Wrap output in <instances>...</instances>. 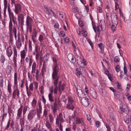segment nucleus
I'll return each mask as SVG.
<instances>
[{"instance_id":"1","label":"nucleus","mask_w":131,"mask_h":131,"mask_svg":"<svg viewBox=\"0 0 131 131\" xmlns=\"http://www.w3.org/2000/svg\"><path fill=\"white\" fill-rule=\"evenodd\" d=\"M52 58L53 62V64L52 67V75H59L58 72L59 69L57 63L58 60L55 57H52Z\"/></svg>"},{"instance_id":"2","label":"nucleus","mask_w":131,"mask_h":131,"mask_svg":"<svg viewBox=\"0 0 131 131\" xmlns=\"http://www.w3.org/2000/svg\"><path fill=\"white\" fill-rule=\"evenodd\" d=\"M34 23V21L32 19L28 16L27 17L26 22V25L27 28L29 29V32H31L32 30V25Z\"/></svg>"},{"instance_id":"3","label":"nucleus","mask_w":131,"mask_h":131,"mask_svg":"<svg viewBox=\"0 0 131 131\" xmlns=\"http://www.w3.org/2000/svg\"><path fill=\"white\" fill-rule=\"evenodd\" d=\"M60 78L59 75H52V78L53 81V84L55 86L54 90V93L55 94H57L58 91V84L59 79Z\"/></svg>"},{"instance_id":"4","label":"nucleus","mask_w":131,"mask_h":131,"mask_svg":"<svg viewBox=\"0 0 131 131\" xmlns=\"http://www.w3.org/2000/svg\"><path fill=\"white\" fill-rule=\"evenodd\" d=\"M112 23L117 26L118 23V19L115 13L111 14V16Z\"/></svg>"},{"instance_id":"5","label":"nucleus","mask_w":131,"mask_h":131,"mask_svg":"<svg viewBox=\"0 0 131 131\" xmlns=\"http://www.w3.org/2000/svg\"><path fill=\"white\" fill-rule=\"evenodd\" d=\"M75 88L77 94L79 97L82 98L85 96V94H84V91L80 89V86L78 85L75 87Z\"/></svg>"},{"instance_id":"6","label":"nucleus","mask_w":131,"mask_h":131,"mask_svg":"<svg viewBox=\"0 0 131 131\" xmlns=\"http://www.w3.org/2000/svg\"><path fill=\"white\" fill-rule=\"evenodd\" d=\"M16 88L14 90L12 93L13 97L14 99H16V98H19L20 91L18 89L17 86H16Z\"/></svg>"},{"instance_id":"7","label":"nucleus","mask_w":131,"mask_h":131,"mask_svg":"<svg viewBox=\"0 0 131 131\" xmlns=\"http://www.w3.org/2000/svg\"><path fill=\"white\" fill-rule=\"evenodd\" d=\"M56 124L58 126L59 125V122L60 123H63L64 122V120L63 118L62 114L61 113H60L58 116H57L56 119Z\"/></svg>"},{"instance_id":"8","label":"nucleus","mask_w":131,"mask_h":131,"mask_svg":"<svg viewBox=\"0 0 131 131\" xmlns=\"http://www.w3.org/2000/svg\"><path fill=\"white\" fill-rule=\"evenodd\" d=\"M36 111L35 110H32L28 114L27 116V119L29 121H31L34 116L36 114Z\"/></svg>"},{"instance_id":"9","label":"nucleus","mask_w":131,"mask_h":131,"mask_svg":"<svg viewBox=\"0 0 131 131\" xmlns=\"http://www.w3.org/2000/svg\"><path fill=\"white\" fill-rule=\"evenodd\" d=\"M66 84L62 83L61 81H60L58 82V89L59 91L60 92L61 94L62 92V91L63 90L65 87Z\"/></svg>"},{"instance_id":"10","label":"nucleus","mask_w":131,"mask_h":131,"mask_svg":"<svg viewBox=\"0 0 131 131\" xmlns=\"http://www.w3.org/2000/svg\"><path fill=\"white\" fill-rule=\"evenodd\" d=\"M81 101L82 104L84 106L87 107L88 106L89 102L88 99L84 97L81 98Z\"/></svg>"},{"instance_id":"11","label":"nucleus","mask_w":131,"mask_h":131,"mask_svg":"<svg viewBox=\"0 0 131 131\" xmlns=\"http://www.w3.org/2000/svg\"><path fill=\"white\" fill-rule=\"evenodd\" d=\"M67 58L69 60L73 63L76 62V59L74 56L71 53L69 54Z\"/></svg>"},{"instance_id":"12","label":"nucleus","mask_w":131,"mask_h":131,"mask_svg":"<svg viewBox=\"0 0 131 131\" xmlns=\"http://www.w3.org/2000/svg\"><path fill=\"white\" fill-rule=\"evenodd\" d=\"M15 9L14 12L16 14H18L19 12H20L21 11V5L19 4H15Z\"/></svg>"},{"instance_id":"13","label":"nucleus","mask_w":131,"mask_h":131,"mask_svg":"<svg viewBox=\"0 0 131 131\" xmlns=\"http://www.w3.org/2000/svg\"><path fill=\"white\" fill-rule=\"evenodd\" d=\"M6 55L8 57H10L13 53L12 47L10 45L7 48L6 50Z\"/></svg>"},{"instance_id":"14","label":"nucleus","mask_w":131,"mask_h":131,"mask_svg":"<svg viewBox=\"0 0 131 131\" xmlns=\"http://www.w3.org/2000/svg\"><path fill=\"white\" fill-rule=\"evenodd\" d=\"M76 123L77 124H81L82 125H83L84 124V119L83 118H77L76 119Z\"/></svg>"},{"instance_id":"15","label":"nucleus","mask_w":131,"mask_h":131,"mask_svg":"<svg viewBox=\"0 0 131 131\" xmlns=\"http://www.w3.org/2000/svg\"><path fill=\"white\" fill-rule=\"evenodd\" d=\"M100 25L102 30H104L105 28V23L104 20H101L100 21Z\"/></svg>"},{"instance_id":"16","label":"nucleus","mask_w":131,"mask_h":131,"mask_svg":"<svg viewBox=\"0 0 131 131\" xmlns=\"http://www.w3.org/2000/svg\"><path fill=\"white\" fill-rule=\"evenodd\" d=\"M46 13L48 15L54 14V13L51 9V8H48L46 7H44Z\"/></svg>"},{"instance_id":"17","label":"nucleus","mask_w":131,"mask_h":131,"mask_svg":"<svg viewBox=\"0 0 131 131\" xmlns=\"http://www.w3.org/2000/svg\"><path fill=\"white\" fill-rule=\"evenodd\" d=\"M74 107L73 103H68L67 104L66 108L69 110H73Z\"/></svg>"},{"instance_id":"18","label":"nucleus","mask_w":131,"mask_h":131,"mask_svg":"<svg viewBox=\"0 0 131 131\" xmlns=\"http://www.w3.org/2000/svg\"><path fill=\"white\" fill-rule=\"evenodd\" d=\"M23 107V106H21L18 110L17 116L18 117L20 118L21 116Z\"/></svg>"},{"instance_id":"19","label":"nucleus","mask_w":131,"mask_h":131,"mask_svg":"<svg viewBox=\"0 0 131 131\" xmlns=\"http://www.w3.org/2000/svg\"><path fill=\"white\" fill-rule=\"evenodd\" d=\"M52 123H51L49 120H47L46 121V123L45 125L46 127L48 128L49 129H51L52 128L51 124Z\"/></svg>"},{"instance_id":"20","label":"nucleus","mask_w":131,"mask_h":131,"mask_svg":"<svg viewBox=\"0 0 131 131\" xmlns=\"http://www.w3.org/2000/svg\"><path fill=\"white\" fill-rule=\"evenodd\" d=\"M17 74L16 72H15L14 74V85L15 86H17Z\"/></svg>"},{"instance_id":"21","label":"nucleus","mask_w":131,"mask_h":131,"mask_svg":"<svg viewBox=\"0 0 131 131\" xmlns=\"http://www.w3.org/2000/svg\"><path fill=\"white\" fill-rule=\"evenodd\" d=\"M36 62H34L32 64V70L31 71V73L33 74L34 73H35L36 71Z\"/></svg>"},{"instance_id":"22","label":"nucleus","mask_w":131,"mask_h":131,"mask_svg":"<svg viewBox=\"0 0 131 131\" xmlns=\"http://www.w3.org/2000/svg\"><path fill=\"white\" fill-rule=\"evenodd\" d=\"M57 106H54L52 104L51 105V109L52 110L53 115H54L57 111Z\"/></svg>"},{"instance_id":"23","label":"nucleus","mask_w":131,"mask_h":131,"mask_svg":"<svg viewBox=\"0 0 131 131\" xmlns=\"http://www.w3.org/2000/svg\"><path fill=\"white\" fill-rule=\"evenodd\" d=\"M13 24L12 21L11 17H10V21L9 24V29L10 32H11L12 30Z\"/></svg>"},{"instance_id":"24","label":"nucleus","mask_w":131,"mask_h":131,"mask_svg":"<svg viewBox=\"0 0 131 131\" xmlns=\"http://www.w3.org/2000/svg\"><path fill=\"white\" fill-rule=\"evenodd\" d=\"M91 95L92 97L95 99L97 98V94L96 92L95 91H93L91 92Z\"/></svg>"},{"instance_id":"25","label":"nucleus","mask_w":131,"mask_h":131,"mask_svg":"<svg viewBox=\"0 0 131 131\" xmlns=\"http://www.w3.org/2000/svg\"><path fill=\"white\" fill-rule=\"evenodd\" d=\"M21 58L22 59H24L25 58L26 54L24 50L21 51L20 52Z\"/></svg>"},{"instance_id":"26","label":"nucleus","mask_w":131,"mask_h":131,"mask_svg":"<svg viewBox=\"0 0 131 131\" xmlns=\"http://www.w3.org/2000/svg\"><path fill=\"white\" fill-rule=\"evenodd\" d=\"M48 98L49 101L51 102H53L54 99L51 93H49L48 94Z\"/></svg>"},{"instance_id":"27","label":"nucleus","mask_w":131,"mask_h":131,"mask_svg":"<svg viewBox=\"0 0 131 131\" xmlns=\"http://www.w3.org/2000/svg\"><path fill=\"white\" fill-rule=\"evenodd\" d=\"M53 103L54 106H57L58 104L59 103V100L58 98H55L54 100Z\"/></svg>"},{"instance_id":"28","label":"nucleus","mask_w":131,"mask_h":131,"mask_svg":"<svg viewBox=\"0 0 131 131\" xmlns=\"http://www.w3.org/2000/svg\"><path fill=\"white\" fill-rule=\"evenodd\" d=\"M33 90V84L31 83L30 84L29 86V91L32 92Z\"/></svg>"},{"instance_id":"29","label":"nucleus","mask_w":131,"mask_h":131,"mask_svg":"<svg viewBox=\"0 0 131 131\" xmlns=\"http://www.w3.org/2000/svg\"><path fill=\"white\" fill-rule=\"evenodd\" d=\"M7 90L8 92L11 94L12 92L11 85L10 84L8 83L7 86Z\"/></svg>"},{"instance_id":"30","label":"nucleus","mask_w":131,"mask_h":131,"mask_svg":"<svg viewBox=\"0 0 131 131\" xmlns=\"http://www.w3.org/2000/svg\"><path fill=\"white\" fill-rule=\"evenodd\" d=\"M119 40L120 42L122 43L123 44H125V40L124 37L123 36H121L119 37Z\"/></svg>"},{"instance_id":"31","label":"nucleus","mask_w":131,"mask_h":131,"mask_svg":"<svg viewBox=\"0 0 131 131\" xmlns=\"http://www.w3.org/2000/svg\"><path fill=\"white\" fill-rule=\"evenodd\" d=\"M49 119L50 122L51 123H52L54 120V118L52 115L50 114L49 115Z\"/></svg>"},{"instance_id":"32","label":"nucleus","mask_w":131,"mask_h":131,"mask_svg":"<svg viewBox=\"0 0 131 131\" xmlns=\"http://www.w3.org/2000/svg\"><path fill=\"white\" fill-rule=\"evenodd\" d=\"M90 17L91 19V20H92V25L93 26V29H94V31L95 32H96V30L95 29V25H94V24L93 23V21L92 20V19H93V17L91 14L90 15Z\"/></svg>"},{"instance_id":"33","label":"nucleus","mask_w":131,"mask_h":131,"mask_svg":"<svg viewBox=\"0 0 131 131\" xmlns=\"http://www.w3.org/2000/svg\"><path fill=\"white\" fill-rule=\"evenodd\" d=\"M120 108L121 110L120 113H122L125 112L126 110L125 108L124 105H122L121 106H120Z\"/></svg>"},{"instance_id":"34","label":"nucleus","mask_w":131,"mask_h":131,"mask_svg":"<svg viewBox=\"0 0 131 131\" xmlns=\"http://www.w3.org/2000/svg\"><path fill=\"white\" fill-rule=\"evenodd\" d=\"M5 60V58L4 56L2 55L1 57L0 60L2 63H4Z\"/></svg>"},{"instance_id":"35","label":"nucleus","mask_w":131,"mask_h":131,"mask_svg":"<svg viewBox=\"0 0 131 131\" xmlns=\"http://www.w3.org/2000/svg\"><path fill=\"white\" fill-rule=\"evenodd\" d=\"M37 102L35 99H34L32 102V105L33 107L35 108V107Z\"/></svg>"},{"instance_id":"36","label":"nucleus","mask_w":131,"mask_h":131,"mask_svg":"<svg viewBox=\"0 0 131 131\" xmlns=\"http://www.w3.org/2000/svg\"><path fill=\"white\" fill-rule=\"evenodd\" d=\"M68 103H74L72 97L69 96L68 97Z\"/></svg>"},{"instance_id":"37","label":"nucleus","mask_w":131,"mask_h":131,"mask_svg":"<svg viewBox=\"0 0 131 131\" xmlns=\"http://www.w3.org/2000/svg\"><path fill=\"white\" fill-rule=\"evenodd\" d=\"M38 39L41 43V44L43 40V35H40Z\"/></svg>"},{"instance_id":"38","label":"nucleus","mask_w":131,"mask_h":131,"mask_svg":"<svg viewBox=\"0 0 131 131\" xmlns=\"http://www.w3.org/2000/svg\"><path fill=\"white\" fill-rule=\"evenodd\" d=\"M2 90L0 89V99H1V96H2V99L3 100V99L5 98L6 96L5 95V94H4L3 95H2Z\"/></svg>"},{"instance_id":"39","label":"nucleus","mask_w":131,"mask_h":131,"mask_svg":"<svg viewBox=\"0 0 131 131\" xmlns=\"http://www.w3.org/2000/svg\"><path fill=\"white\" fill-rule=\"evenodd\" d=\"M40 50V48L39 47L38 45H36L35 47V50L36 52L37 53H39Z\"/></svg>"},{"instance_id":"40","label":"nucleus","mask_w":131,"mask_h":131,"mask_svg":"<svg viewBox=\"0 0 131 131\" xmlns=\"http://www.w3.org/2000/svg\"><path fill=\"white\" fill-rule=\"evenodd\" d=\"M75 73L78 76H79L81 74V72L80 71L78 68L76 70Z\"/></svg>"},{"instance_id":"41","label":"nucleus","mask_w":131,"mask_h":131,"mask_svg":"<svg viewBox=\"0 0 131 131\" xmlns=\"http://www.w3.org/2000/svg\"><path fill=\"white\" fill-rule=\"evenodd\" d=\"M44 89V88L42 85H41L39 88V89L40 91V93L41 94H43L44 93V92H43Z\"/></svg>"},{"instance_id":"42","label":"nucleus","mask_w":131,"mask_h":131,"mask_svg":"<svg viewBox=\"0 0 131 131\" xmlns=\"http://www.w3.org/2000/svg\"><path fill=\"white\" fill-rule=\"evenodd\" d=\"M14 56L17 57V51L15 47L13 48Z\"/></svg>"},{"instance_id":"43","label":"nucleus","mask_w":131,"mask_h":131,"mask_svg":"<svg viewBox=\"0 0 131 131\" xmlns=\"http://www.w3.org/2000/svg\"><path fill=\"white\" fill-rule=\"evenodd\" d=\"M20 16L21 19V25H23L24 24V17L23 15L22 14L20 15Z\"/></svg>"},{"instance_id":"44","label":"nucleus","mask_w":131,"mask_h":131,"mask_svg":"<svg viewBox=\"0 0 131 131\" xmlns=\"http://www.w3.org/2000/svg\"><path fill=\"white\" fill-rule=\"evenodd\" d=\"M17 57L16 56H14L13 58V61L15 66H16L17 65Z\"/></svg>"},{"instance_id":"45","label":"nucleus","mask_w":131,"mask_h":131,"mask_svg":"<svg viewBox=\"0 0 131 131\" xmlns=\"http://www.w3.org/2000/svg\"><path fill=\"white\" fill-rule=\"evenodd\" d=\"M42 108L41 106L40 105L39 106V110L38 109H37V113H39L40 114L42 113Z\"/></svg>"},{"instance_id":"46","label":"nucleus","mask_w":131,"mask_h":131,"mask_svg":"<svg viewBox=\"0 0 131 131\" xmlns=\"http://www.w3.org/2000/svg\"><path fill=\"white\" fill-rule=\"evenodd\" d=\"M10 120L9 119L7 123V125L5 128V129L7 130L9 128L10 124Z\"/></svg>"},{"instance_id":"47","label":"nucleus","mask_w":131,"mask_h":131,"mask_svg":"<svg viewBox=\"0 0 131 131\" xmlns=\"http://www.w3.org/2000/svg\"><path fill=\"white\" fill-rule=\"evenodd\" d=\"M29 49H30V50H32V42L30 40H29Z\"/></svg>"},{"instance_id":"48","label":"nucleus","mask_w":131,"mask_h":131,"mask_svg":"<svg viewBox=\"0 0 131 131\" xmlns=\"http://www.w3.org/2000/svg\"><path fill=\"white\" fill-rule=\"evenodd\" d=\"M126 64L125 62L124 63V73L125 74H126L127 72V69L126 68Z\"/></svg>"},{"instance_id":"49","label":"nucleus","mask_w":131,"mask_h":131,"mask_svg":"<svg viewBox=\"0 0 131 131\" xmlns=\"http://www.w3.org/2000/svg\"><path fill=\"white\" fill-rule=\"evenodd\" d=\"M7 115V113H3L2 119V122H4V119H5V118L6 117Z\"/></svg>"},{"instance_id":"50","label":"nucleus","mask_w":131,"mask_h":131,"mask_svg":"<svg viewBox=\"0 0 131 131\" xmlns=\"http://www.w3.org/2000/svg\"><path fill=\"white\" fill-rule=\"evenodd\" d=\"M75 117V115L74 113L72 116H70L69 117V119L70 120V119H74Z\"/></svg>"},{"instance_id":"51","label":"nucleus","mask_w":131,"mask_h":131,"mask_svg":"<svg viewBox=\"0 0 131 131\" xmlns=\"http://www.w3.org/2000/svg\"><path fill=\"white\" fill-rule=\"evenodd\" d=\"M111 28L112 31L114 32L116 30V26L114 24L112 25L111 26Z\"/></svg>"},{"instance_id":"52","label":"nucleus","mask_w":131,"mask_h":131,"mask_svg":"<svg viewBox=\"0 0 131 131\" xmlns=\"http://www.w3.org/2000/svg\"><path fill=\"white\" fill-rule=\"evenodd\" d=\"M82 34L84 37H86L87 36V34L85 32H86L85 30L82 29Z\"/></svg>"},{"instance_id":"53","label":"nucleus","mask_w":131,"mask_h":131,"mask_svg":"<svg viewBox=\"0 0 131 131\" xmlns=\"http://www.w3.org/2000/svg\"><path fill=\"white\" fill-rule=\"evenodd\" d=\"M34 86L35 87V89H38V83L37 82L34 81L33 82Z\"/></svg>"},{"instance_id":"54","label":"nucleus","mask_w":131,"mask_h":131,"mask_svg":"<svg viewBox=\"0 0 131 131\" xmlns=\"http://www.w3.org/2000/svg\"><path fill=\"white\" fill-rule=\"evenodd\" d=\"M27 109V106H25L24 107V108L23 111V115H24Z\"/></svg>"},{"instance_id":"55","label":"nucleus","mask_w":131,"mask_h":131,"mask_svg":"<svg viewBox=\"0 0 131 131\" xmlns=\"http://www.w3.org/2000/svg\"><path fill=\"white\" fill-rule=\"evenodd\" d=\"M120 68V67L119 65H118L116 66L115 70L117 72H119Z\"/></svg>"},{"instance_id":"56","label":"nucleus","mask_w":131,"mask_h":131,"mask_svg":"<svg viewBox=\"0 0 131 131\" xmlns=\"http://www.w3.org/2000/svg\"><path fill=\"white\" fill-rule=\"evenodd\" d=\"M98 46L101 49H103L104 47L103 46V44L102 43H101L98 44Z\"/></svg>"},{"instance_id":"57","label":"nucleus","mask_w":131,"mask_h":131,"mask_svg":"<svg viewBox=\"0 0 131 131\" xmlns=\"http://www.w3.org/2000/svg\"><path fill=\"white\" fill-rule=\"evenodd\" d=\"M86 116L87 119L89 121H90L91 119V117L90 115L89 114H86Z\"/></svg>"},{"instance_id":"58","label":"nucleus","mask_w":131,"mask_h":131,"mask_svg":"<svg viewBox=\"0 0 131 131\" xmlns=\"http://www.w3.org/2000/svg\"><path fill=\"white\" fill-rule=\"evenodd\" d=\"M36 70V79L38 78L39 77V71L37 69Z\"/></svg>"},{"instance_id":"59","label":"nucleus","mask_w":131,"mask_h":131,"mask_svg":"<svg viewBox=\"0 0 131 131\" xmlns=\"http://www.w3.org/2000/svg\"><path fill=\"white\" fill-rule=\"evenodd\" d=\"M96 125L97 127H99L101 124L100 122L99 121L95 122Z\"/></svg>"},{"instance_id":"60","label":"nucleus","mask_w":131,"mask_h":131,"mask_svg":"<svg viewBox=\"0 0 131 131\" xmlns=\"http://www.w3.org/2000/svg\"><path fill=\"white\" fill-rule=\"evenodd\" d=\"M114 61L115 62H119V58L117 57H115L114 59Z\"/></svg>"},{"instance_id":"61","label":"nucleus","mask_w":131,"mask_h":131,"mask_svg":"<svg viewBox=\"0 0 131 131\" xmlns=\"http://www.w3.org/2000/svg\"><path fill=\"white\" fill-rule=\"evenodd\" d=\"M24 79L22 80H21V83L20 85V87L21 88H22L24 87Z\"/></svg>"},{"instance_id":"62","label":"nucleus","mask_w":131,"mask_h":131,"mask_svg":"<svg viewBox=\"0 0 131 131\" xmlns=\"http://www.w3.org/2000/svg\"><path fill=\"white\" fill-rule=\"evenodd\" d=\"M62 123H60V124H59V128L60 130L61 131H63V129L62 127L63 126L62 125Z\"/></svg>"},{"instance_id":"63","label":"nucleus","mask_w":131,"mask_h":131,"mask_svg":"<svg viewBox=\"0 0 131 131\" xmlns=\"http://www.w3.org/2000/svg\"><path fill=\"white\" fill-rule=\"evenodd\" d=\"M130 118H127L126 119H124L125 122L126 123L128 124L129 123V122L130 121L129 120Z\"/></svg>"},{"instance_id":"64","label":"nucleus","mask_w":131,"mask_h":131,"mask_svg":"<svg viewBox=\"0 0 131 131\" xmlns=\"http://www.w3.org/2000/svg\"><path fill=\"white\" fill-rule=\"evenodd\" d=\"M47 114L48 113L46 109H45L43 112V115L45 116V117H46Z\"/></svg>"}]
</instances>
